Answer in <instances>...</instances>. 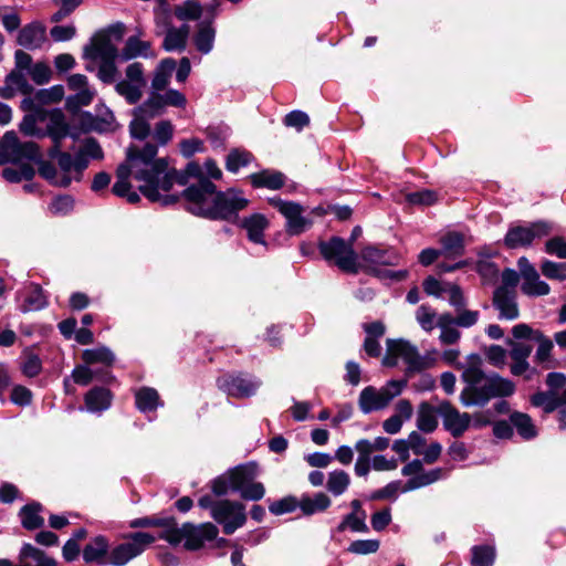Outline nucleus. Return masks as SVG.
Segmentation results:
<instances>
[{
	"label": "nucleus",
	"instance_id": "15",
	"mask_svg": "<svg viewBox=\"0 0 566 566\" xmlns=\"http://www.w3.org/2000/svg\"><path fill=\"white\" fill-rule=\"evenodd\" d=\"M437 412L442 419V424L453 438H460L470 428L472 417L468 412H460L449 401H442Z\"/></svg>",
	"mask_w": 566,
	"mask_h": 566
},
{
	"label": "nucleus",
	"instance_id": "4",
	"mask_svg": "<svg viewBox=\"0 0 566 566\" xmlns=\"http://www.w3.org/2000/svg\"><path fill=\"white\" fill-rule=\"evenodd\" d=\"M48 156L56 163L57 168L50 160H40L39 175L55 187L66 188L73 180L80 181L84 170L88 167L86 158L77 156V154L72 156L70 153L62 151L59 149V145L52 146Z\"/></svg>",
	"mask_w": 566,
	"mask_h": 566
},
{
	"label": "nucleus",
	"instance_id": "24",
	"mask_svg": "<svg viewBox=\"0 0 566 566\" xmlns=\"http://www.w3.org/2000/svg\"><path fill=\"white\" fill-rule=\"evenodd\" d=\"M241 227L247 231L250 241L264 244V230L269 227V221L261 213H253L242 220Z\"/></svg>",
	"mask_w": 566,
	"mask_h": 566
},
{
	"label": "nucleus",
	"instance_id": "64",
	"mask_svg": "<svg viewBox=\"0 0 566 566\" xmlns=\"http://www.w3.org/2000/svg\"><path fill=\"white\" fill-rule=\"evenodd\" d=\"M73 206V198L69 195H63L54 198L50 203L49 209L53 214H67L70 211H72Z\"/></svg>",
	"mask_w": 566,
	"mask_h": 566
},
{
	"label": "nucleus",
	"instance_id": "27",
	"mask_svg": "<svg viewBox=\"0 0 566 566\" xmlns=\"http://www.w3.org/2000/svg\"><path fill=\"white\" fill-rule=\"evenodd\" d=\"M258 475V465L255 463H248L239 465L229 471V482L232 491H240L247 484L252 482Z\"/></svg>",
	"mask_w": 566,
	"mask_h": 566
},
{
	"label": "nucleus",
	"instance_id": "34",
	"mask_svg": "<svg viewBox=\"0 0 566 566\" xmlns=\"http://www.w3.org/2000/svg\"><path fill=\"white\" fill-rule=\"evenodd\" d=\"M440 252L446 258L461 256L464 252V243L462 234L458 232H449L440 240Z\"/></svg>",
	"mask_w": 566,
	"mask_h": 566
},
{
	"label": "nucleus",
	"instance_id": "30",
	"mask_svg": "<svg viewBox=\"0 0 566 566\" xmlns=\"http://www.w3.org/2000/svg\"><path fill=\"white\" fill-rule=\"evenodd\" d=\"M136 408L140 412H149L163 406L158 391L151 387H142L135 391Z\"/></svg>",
	"mask_w": 566,
	"mask_h": 566
},
{
	"label": "nucleus",
	"instance_id": "26",
	"mask_svg": "<svg viewBox=\"0 0 566 566\" xmlns=\"http://www.w3.org/2000/svg\"><path fill=\"white\" fill-rule=\"evenodd\" d=\"M84 56L91 60H99L101 62H115L116 59H119V53L108 39H102L92 48L86 46Z\"/></svg>",
	"mask_w": 566,
	"mask_h": 566
},
{
	"label": "nucleus",
	"instance_id": "18",
	"mask_svg": "<svg viewBox=\"0 0 566 566\" xmlns=\"http://www.w3.org/2000/svg\"><path fill=\"white\" fill-rule=\"evenodd\" d=\"M109 542L104 535L93 537L83 548L82 556L86 563L98 566L109 565Z\"/></svg>",
	"mask_w": 566,
	"mask_h": 566
},
{
	"label": "nucleus",
	"instance_id": "13",
	"mask_svg": "<svg viewBox=\"0 0 566 566\" xmlns=\"http://www.w3.org/2000/svg\"><path fill=\"white\" fill-rule=\"evenodd\" d=\"M212 518L222 525L227 535H230L245 524V507L240 502L221 500L213 506Z\"/></svg>",
	"mask_w": 566,
	"mask_h": 566
},
{
	"label": "nucleus",
	"instance_id": "39",
	"mask_svg": "<svg viewBox=\"0 0 566 566\" xmlns=\"http://www.w3.org/2000/svg\"><path fill=\"white\" fill-rule=\"evenodd\" d=\"M350 485V476L344 470H334L328 473L326 490L334 496L343 495Z\"/></svg>",
	"mask_w": 566,
	"mask_h": 566
},
{
	"label": "nucleus",
	"instance_id": "40",
	"mask_svg": "<svg viewBox=\"0 0 566 566\" xmlns=\"http://www.w3.org/2000/svg\"><path fill=\"white\" fill-rule=\"evenodd\" d=\"M41 504L31 503L20 510L21 524L25 530H36L44 524V518L40 515Z\"/></svg>",
	"mask_w": 566,
	"mask_h": 566
},
{
	"label": "nucleus",
	"instance_id": "54",
	"mask_svg": "<svg viewBox=\"0 0 566 566\" xmlns=\"http://www.w3.org/2000/svg\"><path fill=\"white\" fill-rule=\"evenodd\" d=\"M437 313L429 305L422 304L418 307L416 312V319L421 326V328L426 332H431L434 326Z\"/></svg>",
	"mask_w": 566,
	"mask_h": 566
},
{
	"label": "nucleus",
	"instance_id": "16",
	"mask_svg": "<svg viewBox=\"0 0 566 566\" xmlns=\"http://www.w3.org/2000/svg\"><path fill=\"white\" fill-rule=\"evenodd\" d=\"M218 527L209 522L200 525L186 523L185 548L188 551H197L201 548L206 542L213 541L218 536Z\"/></svg>",
	"mask_w": 566,
	"mask_h": 566
},
{
	"label": "nucleus",
	"instance_id": "14",
	"mask_svg": "<svg viewBox=\"0 0 566 566\" xmlns=\"http://www.w3.org/2000/svg\"><path fill=\"white\" fill-rule=\"evenodd\" d=\"M269 203L286 219V232L290 235H298L312 226L311 220L303 216L301 205L282 200L279 197L270 198Z\"/></svg>",
	"mask_w": 566,
	"mask_h": 566
},
{
	"label": "nucleus",
	"instance_id": "6",
	"mask_svg": "<svg viewBox=\"0 0 566 566\" xmlns=\"http://www.w3.org/2000/svg\"><path fill=\"white\" fill-rule=\"evenodd\" d=\"M553 231V224L545 220L526 223H512L503 239L507 249L527 248L534 241L548 237Z\"/></svg>",
	"mask_w": 566,
	"mask_h": 566
},
{
	"label": "nucleus",
	"instance_id": "56",
	"mask_svg": "<svg viewBox=\"0 0 566 566\" xmlns=\"http://www.w3.org/2000/svg\"><path fill=\"white\" fill-rule=\"evenodd\" d=\"M300 507V500L295 496H285L279 501H274L269 505V511L274 515L291 513Z\"/></svg>",
	"mask_w": 566,
	"mask_h": 566
},
{
	"label": "nucleus",
	"instance_id": "25",
	"mask_svg": "<svg viewBox=\"0 0 566 566\" xmlns=\"http://www.w3.org/2000/svg\"><path fill=\"white\" fill-rule=\"evenodd\" d=\"M249 179L254 188L277 190L284 186L286 177L281 171L264 169L250 175Z\"/></svg>",
	"mask_w": 566,
	"mask_h": 566
},
{
	"label": "nucleus",
	"instance_id": "23",
	"mask_svg": "<svg viewBox=\"0 0 566 566\" xmlns=\"http://www.w3.org/2000/svg\"><path fill=\"white\" fill-rule=\"evenodd\" d=\"M531 402L534 407L542 408L545 413H551L566 405V388L562 392L538 391L531 397Z\"/></svg>",
	"mask_w": 566,
	"mask_h": 566
},
{
	"label": "nucleus",
	"instance_id": "50",
	"mask_svg": "<svg viewBox=\"0 0 566 566\" xmlns=\"http://www.w3.org/2000/svg\"><path fill=\"white\" fill-rule=\"evenodd\" d=\"M38 105H48L62 101L64 96V87L62 85H53L50 88L34 91Z\"/></svg>",
	"mask_w": 566,
	"mask_h": 566
},
{
	"label": "nucleus",
	"instance_id": "35",
	"mask_svg": "<svg viewBox=\"0 0 566 566\" xmlns=\"http://www.w3.org/2000/svg\"><path fill=\"white\" fill-rule=\"evenodd\" d=\"M176 61L171 57H167L160 61L151 81V87L155 91H163L166 88L174 70L176 69Z\"/></svg>",
	"mask_w": 566,
	"mask_h": 566
},
{
	"label": "nucleus",
	"instance_id": "63",
	"mask_svg": "<svg viewBox=\"0 0 566 566\" xmlns=\"http://www.w3.org/2000/svg\"><path fill=\"white\" fill-rule=\"evenodd\" d=\"M283 123L286 127H293L300 132L310 124V117L305 112L292 111L285 115Z\"/></svg>",
	"mask_w": 566,
	"mask_h": 566
},
{
	"label": "nucleus",
	"instance_id": "17",
	"mask_svg": "<svg viewBox=\"0 0 566 566\" xmlns=\"http://www.w3.org/2000/svg\"><path fill=\"white\" fill-rule=\"evenodd\" d=\"M493 306L499 311L501 319L513 321L520 315L514 290L497 287L493 294Z\"/></svg>",
	"mask_w": 566,
	"mask_h": 566
},
{
	"label": "nucleus",
	"instance_id": "1",
	"mask_svg": "<svg viewBox=\"0 0 566 566\" xmlns=\"http://www.w3.org/2000/svg\"><path fill=\"white\" fill-rule=\"evenodd\" d=\"M156 145L147 143L143 147L129 146L126 150V159L116 169V182L112 191L117 197L126 198L128 202L136 203L140 197L132 191L129 178L140 182L139 191L150 201L160 202L163 206L174 205L179 196L169 191L177 182L186 186L182 170L170 169L166 158H158Z\"/></svg>",
	"mask_w": 566,
	"mask_h": 566
},
{
	"label": "nucleus",
	"instance_id": "9",
	"mask_svg": "<svg viewBox=\"0 0 566 566\" xmlns=\"http://www.w3.org/2000/svg\"><path fill=\"white\" fill-rule=\"evenodd\" d=\"M318 249L326 261H333L342 271L357 273V254L350 242L339 237H332L327 241H321Z\"/></svg>",
	"mask_w": 566,
	"mask_h": 566
},
{
	"label": "nucleus",
	"instance_id": "41",
	"mask_svg": "<svg viewBox=\"0 0 566 566\" xmlns=\"http://www.w3.org/2000/svg\"><path fill=\"white\" fill-rule=\"evenodd\" d=\"M364 261L375 265H395L396 255L389 251L377 247H367L361 251Z\"/></svg>",
	"mask_w": 566,
	"mask_h": 566
},
{
	"label": "nucleus",
	"instance_id": "55",
	"mask_svg": "<svg viewBox=\"0 0 566 566\" xmlns=\"http://www.w3.org/2000/svg\"><path fill=\"white\" fill-rule=\"evenodd\" d=\"M379 547L378 539H356L349 544L347 551L356 555H367L376 553Z\"/></svg>",
	"mask_w": 566,
	"mask_h": 566
},
{
	"label": "nucleus",
	"instance_id": "5",
	"mask_svg": "<svg viewBox=\"0 0 566 566\" xmlns=\"http://www.w3.org/2000/svg\"><path fill=\"white\" fill-rule=\"evenodd\" d=\"M539 337V329H535L525 323L513 326L512 337L506 338L510 347L509 356L513 360L510 370L514 376H522L530 370L528 357L533 352L532 338Z\"/></svg>",
	"mask_w": 566,
	"mask_h": 566
},
{
	"label": "nucleus",
	"instance_id": "31",
	"mask_svg": "<svg viewBox=\"0 0 566 566\" xmlns=\"http://www.w3.org/2000/svg\"><path fill=\"white\" fill-rule=\"evenodd\" d=\"M138 56H153L150 52V43L147 41H142L137 36H129L125 43V46L119 53V60L122 62H127Z\"/></svg>",
	"mask_w": 566,
	"mask_h": 566
},
{
	"label": "nucleus",
	"instance_id": "48",
	"mask_svg": "<svg viewBox=\"0 0 566 566\" xmlns=\"http://www.w3.org/2000/svg\"><path fill=\"white\" fill-rule=\"evenodd\" d=\"M166 104L161 94H153L142 105L136 108L137 114L150 119L160 115Z\"/></svg>",
	"mask_w": 566,
	"mask_h": 566
},
{
	"label": "nucleus",
	"instance_id": "8",
	"mask_svg": "<svg viewBox=\"0 0 566 566\" xmlns=\"http://www.w3.org/2000/svg\"><path fill=\"white\" fill-rule=\"evenodd\" d=\"M31 160L39 165L41 153L34 142L21 143L14 132H7L0 140V165Z\"/></svg>",
	"mask_w": 566,
	"mask_h": 566
},
{
	"label": "nucleus",
	"instance_id": "58",
	"mask_svg": "<svg viewBox=\"0 0 566 566\" xmlns=\"http://www.w3.org/2000/svg\"><path fill=\"white\" fill-rule=\"evenodd\" d=\"M28 74L36 85H44L50 82L52 70L45 62H38L32 65Z\"/></svg>",
	"mask_w": 566,
	"mask_h": 566
},
{
	"label": "nucleus",
	"instance_id": "49",
	"mask_svg": "<svg viewBox=\"0 0 566 566\" xmlns=\"http://www.w3.org/2000/svg\"><path fill=\"white\" fill-rule=\"evenodd\" d=\"M521 290L528 296H543L547 295L551 291L549 285L539 279L538 273L534 277L526 279L522 283Z\"/></svg>",
	"mask_w": 566,
	"mask_h": 566
},
{
	"label": "nucleus",
	"instance_id": "44",
	"mask_svg": "<svg viewBox=\"0 0 566 566\" xmlns=\"http://www.w3.org/2000/svg\"><path fill=\"white\" fill-rule=\"evenodd\" d=\"M438 426L434 409L428 403L422 402L418 410L417 427L420 431L431 433Z\"/></svg>",
	"mask_w": 566,
	"mask_h": 566
},
{
	"label": "nucleus",
	"instance_id": "42",
	"mask_svg": "<svg viewBox=\"0 0 566 566\" xmlns=\"http://www.w3.org/2000/svg\"><path fill=\"white\" fill-rule=\"evenodd\" d=\"M367 513H348L346 514L340 523L337 525L336 530L339 533H343L347 530L354 533H368L369 527L366 524Z\"/></svg>",
	"mask_w": 566,
	"mask_h": 566
},
{
	"label": "nucleus",
	"instance_id": "29",
	"mask_svg": "<svg viewBox=\"0 0 566 566\" xmlns=\"http://www.w3.org/2000/svg\"><path fill=\"white\" fill-rule=\"evenodd\" d=\"M332 505V500L324 492H317L313 496L303 495L300 499V509L304 515H314L326 511Z\"/></svg>",
	"mask_w": 566,
	"mask_h": 566
},
{
	"label": "nucleus",
	"instance_id": "45",
	"mask_svg": "<svg viewBox=\"0 0 566 566\" xmlns=\"http://www.w3.org/2000/svg\"><path fill=\"white\" fill-rule=\"evenodd\" d=\"M495 548L491 545H475L471 548V566H493Z\"/></svg>",
	"mask_w": 566,
	"mask_h": 566
},
{
	"label": "nucleus",
	"instance_id": "59",
	"mask_svg": "<svg viewBox=\"0 0 566 566\" xmlns=\"http://www.w3.org/2000/svg\"><path fill=\"white\" fill-rule=\"evenodd\" d=\"M172 523V517L146 516L134 518L129 522L130 528L161 527Z\"/></svg>",
	"mask_w": 566,
	"mask_h": 566
},
{
	"label": "nucleus",
	"instance_id": "12",
	"mask_svg": "<svg viewBox=\"0 0 566 566\" xmlns=\"http://www.w3.org/2000/svg\"><path fill=\"white\" fill-rule=\"evenodd\" d=\"M220 390L233 398H249L256 394L261 380L243 373L224 374L217 379Z\"/></svg>",
	"mask_w": 566,
	"mask_h": 566
},
{
	"label": "nucleus",
	"instance_id": "61",
	"mask_svg": "<svg viewBox=\"0 0 566 566\" xmlns=\"http://www.w3.org/2000/svg\"><path fill=\"white\" fill-rule=\"evenodd\" d=\"M444 293L448 294L449 304L453 306L455 311H461L465 307L467 301L459 285L446 282Z\"/></svg>",
	"mask_w": 566,
	"mask_h": 566
},
{
	"label": "nucleus",
	"instance_id": "53",
	"mask_svg": "<svg viewBox=\"0 0 566 566\" xmlns=\"http://www.w3.org/2000/svg\"><path fill=\"white\" fill-rule=\"evenodd\" d=\"M149 117H144L135 111V118L130 122L129 132L133 138L145 139L150 133Z\"/></svg>",
	"mask_w": 566,
	"mask_h": 566
},
{
	"label": "nucleus",
	"instance_id": "62",
	"mask_svg": "<svg viewBox=\"0 0 566 566\" xmlns=\"http://www.w3.org/2000/svg\"><path fill=\"white\" fill-rule=\"evenodd\" d=\"M21 370L24 376L29 378L36 377L42 371V360L41 358L33 353L27 354L22 365Z\"/></svg>",
	"mask_w": 566,
	"mask_h": 566
},
{
	"label": "nucleus",
	"instance_id": "11",
	"mask_svg": "<svg viewBox=\"0 0 566 566\" xmlns=\"http://www.w3.org/2000/svg\"><path fill=\"white\" fill-rule=\"evenodd\" d=\"M388 352L401 358L407 365V374L420 373L433 367L436 360L429 355H420L417 347L403 339H388Z\"/></svg>",
	"mask_w": 566,
	"mask_h": 566
},
{
	"label": "nucleus",
	"instance_id": "51",
	"mask_svg": "<svg viewBox=\"0 0 566 566\" xmlns=\"http://www.w3.org/2000/svg\"><path fill=\"white\" fill-rule=\"evenodd\" d=\"M164 531L159 534V538L165 539L171 545H178L182 541L186 542V523L181 527H177L176 520L167 526H161Z\"/></svg>",
	"mask_w": 566,
	"mask_h": 566
},
{
	"label": "nucleus",
	"instance_id": "43",
	"mask_svg": "<svg viewBox=\"0 0 566 566\" xmlns=\"http://www.w3.org/2000/svg\"><path fill=\"white\" fill-rule=\"evenodd\" d=\"M175 17L180 21H196L202 14L199 0H186L174 9Z\"/></svg>",
	"mask_w": 566,
	"mask_h": 566
},
{
	"label": "nucleus",
	"instance_id": "47",
	"mask_svg": "<svg viewBox=\"0 0 566 566\" xmlns=\"http://www.w3.org/2000/svg\"><path fill=\"white\" fill-rule=\"evenodd\" d=\"M253 159V155L244 149H232L226 160V168L230 172H238L242 167H247L251 160Z\"/></svg>",
	"mask_w": 566,
	"mask_h": 566
},
{
	"label": "nucleus",
	"instance_id": "28",
	"mask_svg": "<svg viewBox=\"0 0 566 566\" xmlns=\"http://www.w3.org/2000/svg\"><path fill=\"white\" fill-rule=\"evenodd\" d=\"M190 28L182 24L179 28L170 27L167 29L163 46L166 51H182L186 48Z\"/></svg>",
	"mask_w": 566,
	"mask_h": 566
},
{
	"label": "nucleus",
	"instance_id": "19",
	"mask_svg": "<svg viewBox=\"0 0 566 566\" xmlns=\"http://www.w3.org/2000/svg\"><path fill=\"white\" fill-rule=\"evenodd\" d=\"M27 72L13 69L4 80V86L0 90V95L4 98H11L15 93L22 95H32L33 86L28 82Z\"/></svg>",
	"mask_w": 566,
	"mask_h": 566
},
{
	"label": "nucleus",
	"instance_id": "57",
	"mask_svg": "<svg viewBox=\"0 0 566 566\" xmlns=\"http://www.w3.org/2000/svg\"><path fill=\"white\" fill-rule=\"evenodd\" d=\"M402 486L403 484L401 483V481H392L388 483L386 486L374 491L369 495V500H396L398 493L401 492Z\"/></svg>",
	"mask_w": 566,
	"mask_h": 566
},
{
	"label": "nucleus",
	"instance_id": "20",
	"mask_svg": "<svg viewBox=\"0 0 566 566\" xmlns=\"http://www.w3.org/2000/svg\"><path fill=\"white\" fill-rule=\"evenodd\" d=\"M46 41V29L39 22L33 21L25 24L18 34L17 42L28 50L40 49Z\"/></svg>",
	"mask_w": 566,
	"mask_h": 566
},
{
	"label": "nucleus",
	"instance_id": "38",
	"mask_svg": "<svg viewBox=\"0 0 566 566\" xmlns=\"http://www.w3.org/2000/svg\"><path fill=\"white\" fill-rule=\"evenodd\" d=\"M82 359L86 365L102 364L111 367L115 361L114 353L105 346L85 349L82 354Z\"/></svg>",
	"mask_w": 566,
	"mask_h": 566
},
{
	"label": "nucleus",
	"instance_id": "46",
	"mask_svg": "<svg viewBox=\"0 0 566 566\" xmlns=\"http://www.w3.org/2000/svg\"><path fill=\"white\" fill-rule=\"evenodd\" d=\"M144 88L145 86L126 78L119 81L115 86L116 92L129 104H136L142 98Z\"/></svg>",
	"mask_w": 566,
	"mask_h": 566
},
{
	"label": "nucleus",
	"instance_id": "36",
	"mask_svg": "<svg viewBox=\"0 0 566 566\" xmlns=\"http://www.w3.org/2000/svg\"><path fill=\"white\" fill-rule=\"evenodd\" d=\"M510 421L523 439L530 440L536 437L537 430L527 413L514 411L510 415Z\"/></svg>",
	"mask_w": 566,
	"mask_h": 566
},
{
	"label": "nucleus",
	"instance_id": "32",
	"mask_svg": "<svg viewBox=\"0 0 566 566\" xmlns=\"http://www.w3.org/2000/svg\"><path fill=\"white\" fill-rule=\"evenodd\" d=\"M74 382L81 386H87L94 378L108 382L114 379L109 370H94L86 365H81L74 368L72 373Z\"/></svg>",
	"mask_w": 566,
	"mask_h": 566
},
{
	"label": "nucleus",
	"instance_id": "2",
	"mask_svg": "<svg viewBox=\"0 0 566 566\" xmlns=\"http://www.w3.org/2000/svg\"><path fill=\"white\" fill-rule=\"evenodd\" d=\"M182 176L186 178V185L193 180L182 191L187 202L186 209L192 214L212 220L232 221L249 203L241 191L234 189L217 191L211 179H220L222 172L212 159H207L203 166L197 161L188 163L182 170Z\"/></svg>",
	"mask_w": 566,
	"mask_h": 566
},
{
	"label": "nucleus",
	"instance_id": "22",
	"mask_svg": "<svg viewBox=\"0 0 566 566\" xmlns=\"http://www.w3.org/2000/svg\"><path fill=\"white\" fill-rule=\"evenodd\" d=\"M112 400L113 395L109 389L94 387L84 397L85 409L92 413H101L111 407Z\"/></svg>",
	"mask_w": 566,
	"mask_h": 566
},
{
	"label": "nucleus",
	"instance_id": "33",
	"mask_svg": "<svg viewBox=\"0 0 566 566\" xmlns=\"http://www.w3.org/2000/svg\"><path fill=\"white\" fill-rule=\"evenodd\" d=\"M48 296L39 284H32L31 290L20 306L22 313L40 311L48 306Z\"/></svg>",
	"mask_w": 566,
	"mask_h": 566
},
{
	"label": "nucleus",
	"instance_id": "21",
	"mask_svg": "<svg viewBox=\"0 0 566 566\" xmlns=\"http://www.w3.org/2000/svg\"><path fill=\"white\" fill-rule=\"evenodd\" d=\"M15 566H57V562L32 544L24 543Z\"/></svg>",
	"mask_w": 566,
	"mask_h": 566
},
{
	"label": "nucleus",
	"instance_id": "37",
	"mask_svg": "<svg viewBox=\"0 0 566 566\" xmlns=\"http://www.w3.org/2000/svg\"><path fill=\"white\" fill-rule=\"evenodd\" d=\"M216 31L210 23H200L193 36V43L199 52L208 54L213 49Z\"/></svg>",
	"mask_w": 566,
	"mask_h": 566
},
{
	"label": "nucleus",
	"instance_id": "52",
	"mask_svg": "<svg viewBox=\"0 0 566 566\" xmlns=\"http://www.w3.org/2000/svg\"><path fill=\"white\" fill-rule=\"evenodd\" d=\"M35 175L32 166L29 164L22 165L19 168H4L2 177L9 182H19L21 180H31Z\"/></svg>",
	"mask_w": 566,
	"mask_h": 566
},
{
	"label": "nucleus",
	"instance_id": "10",
	"mask_svg": "<svg viewBox=\"0 0 566 566\" xmlns=\"http://www.w3.org/2000/svg\"><path fill=\"white\" fill-rule=\"evenodd\" d=\"M406 384V380H390L380 389L373 386L364 388L358 400L360 410L364 413H370L386 408L395 397L401 394Z\"/></svg>",
	"mask_w": 566,
	"mask_h": 566
},
{
	"label": "nucleus",
	"instance_id": "7",
	"mask_svg": "<svg viewBox=\"0 0 566 566\" xmlns=\"http://www.w3.org/2000/svg\"><path fill=\"white\" fill-rule=\"evenodd\" d=\"M124 538L125 542L116 545L109 552V565L112 566H125L142 555L156 541L154 535L146 532L129 533Z\"/></svg>",
	"mask_w": 566,
	"mask_h": 566
},
{
	"label": "nucleus",
	"instance_id": "60",
	"mask_svg": "<svg viewBox=\"0 0 566 566\" xmlns=\"http://www.w3.org/2000/svg\"><path fill=\"white\" fill-rule=\"evenodd\" d=\"M541 270L543 275L547 279L566 280V263H556L545 260L541 265Z\"/></svg>",
	"mask_w": 566,
	"mask_h": 566
},
{
	"label": "nucleus",
	"instance_id": "3",
	"mask_svg": "<svg viewBox=\"0 0 566 566\" xmlns=\"http://www.w3.org/2000/svg\"><path fill=\"white\" fill-rule=\"evenodd\" d=\"M478 364H471L462 373V379L465 387L460 394V400L465 407H483L491 399L511 396L515 390V385L500 375L485 374L481 369V360L476 357Z\"/></svg>",
	"mask_w": 566,
	"mask_h": 566
}]
</instances>
